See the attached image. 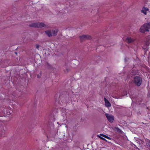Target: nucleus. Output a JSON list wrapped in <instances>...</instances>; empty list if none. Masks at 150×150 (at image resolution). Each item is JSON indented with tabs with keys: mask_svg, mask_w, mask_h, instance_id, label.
Instances as JSON below:
<instances>
[{
	"mask_svg": "<svg viewBox=\"0 0 150 150\" xmlns=\"http://www.w3.org/2000/svg\"><path fill=\"white\" fill-rule=\"evenodd\" d=\"M150 29V22L145 23L140 28L139 30L141 32L144 33L149 31Z\"/></svg>",
	"mask_w": 150,
	"mask_h": 150,
	"instance_id": "1",
	"label": "nucleus"
},
{
	"mask_svg": "<svg viewBox=\"0 0 150 150\" xmlns=\"http://www.w3.org/2000/svg\"><path fill=\"white\" fill-rule=\"evenodd\" d=\"M58 29L55 30H49L45 31L46 34L49 37L56 36L58 32Z\"/></svg>",
	"mask_w": 150,
	"mask_h": 150,
	"instance_id": "2",
	"label": "nucleus"
},
{
	"mask_svg": "<svg viewBox=\"0 0 150 150\" xmlns=\"http://www.w3.org/2000/svg\"><path fill=\"white\" fill-rule=\"evenodd\" d=\"M142 79L139 76H136L134 77L133 82L134 84L137 86H140L142 83Z\"/></svg>",
	"mask_w": 150,
	"mask_h": 150,
	"instance_id": "3",
	"label": "nucleus"
},
{
	"mask_svg": "<svg viewBox=\"0 0 150 150\" xmlns=\"http://www.w3.org/2000/svg\"><path fill=\"white\" fill-rule=\"evenodd\" d=\"M79 38L81 42L83 41V40L86 39H91V36L88 35H83L82 36H80Z\"/></svg>",
	"mask_w": 150,
	"mask_h": 150,
	"instance_id": "4",
	"label": "nucleus"
},
{
	"mask_svg": "<svg viewBox=\"0 0 150 150\" xmlns=\"http://www.w3.org/2000/svg\"><path fill=\"white\" fill-rule=\"evenodd\" d=\"M68 95H67V96H64V97H62V96H59V99H60L61 100H62V101L63 102H66V101L69 100V97L68 96Z\"/></svg>",
	"mask_w": 150,
	"mask_h": 150,
	"instance_id": "5",
	"label": "nucleus"
},
{
	"mask_svg": "<svg viewBox=\"0 0 150 150\" xmlns=\"http://www.w3.org/2000/svg\"><path fill=\"white\" fill-rule=\"evenodd\" d=\"M105 115L108 120L110 122H112L114 120L113 117L108 114H106Z\"/></svg>",
	"mask_w": 150,
	"mask_h": 150,
	"instance_id": "6",
	"label": "nucleus"
},
{
	"mask_svg": "<svg viewBox=\"0 0 150 150\" xmlns=\"http://www.w3.org/2000/svg\"><path fill=\"white\" fill-rule=\"evenodd\" d=\"M128 43H130L134 41V40L130 37H127L125 40Z\"/></svg>",
	"mask_w": 150,
	"mask_h": 150,
	"instance_id": "7",
	"label": "nucleus"
},
{
	"mask_svg": "<svg viewBox=\"0 0 150 150\" xmlns=\"http://www.w3.org/2000/svg\"><path fill=\"white\" fill-rule=\"evenodd\" d=\"M104 100L105 106L107 107L110 106L111 105V104L105 98H104Z\"/></svg>",
	"mask_w": 150,
	"mask_h": 150,
	"instance_id": "8",
	"label": "nucleus"
},
{
	"mask_svg": "<svg viewBox=\"0 0 150 150\" xmlns=\"http://www.w3.org/2000/svg\"><path fill=\"white\" fill-rule=\"evenodd\" d=\"M38 23H35L29 25V26L31 27L38 28Z\"/></svg>",
	"mask_w": 150,
	"mask_h": 150,
	"instance_id": "9",
	"label": "nucleus"
},
{
	"mask_svg": "<svg viewBox=\"0 0 150 150\" xmlns=\"http://www.w3.org/2000/svg\"><path fill=\"white\" fill-rule=\"evenodd\" d=\"M38 28H42V27H46V25H45V24L42 23L41 22V23H40L39 22H38Z\"/></svg>",
	"mask_w": 150,
	"mask_h": 150,
	"instance_id": "10",
	"label": "nucleus"
},
{
	"mask_svg": "<svg viewBox=\"0 0 150 150\" xmlns=\"http://www.w3.org/2000/svg\"><path fill=\"white\" fill-rule=\"evenodd\" d=\"M115 130L116 131L122 134L123 132L120 130L118 127H115Z\"/></svg>",
	"mask_w": 150,
	"mask_h": 150,
	"instance_id": "11",
	"label": "nucleus"
},
{
	"mask_svg": "<svg viewBox=\"0 0 150 150\" xmlns=\"http://www.w3.org/2000/svg\"><path fill=\"white\" fill-rule=\"evenodd\" d=\"M146 144L147 146H149L150 147V140L148 139H147Z\"/></svg>",
	"mask_w": 150,
	"mask_h": 150,
	"instance_id": "12",
	"label": "nucleus"
},
{
	"mask_svg": "<svg viewBox=\"0 0 150 150\" xmlns=\"http://www.w3.org/2000/svg\"><path fill=\"white\" fill-rule=\"evenodd\" d=\"M146 8L144 7L141 10V11L142 13H143L145 15L146 14Z\"/></svg>",
	"mask_w": 150,
	"mask_h": 150,
	"instance_id": "13",
	"label": "nucleus"
},
{
	"mask_svg": "<svg viewBox=\"0 0 150 150\" xmlns=\"http://www.w3.org/2000/svg\"><path fill=\"white\" fill-rule=\"evenodd\" d=\"M98 137L100 138L101 139H102V140H104V141H107V140L103 138V137L100 136H98Z\"/></svg>",
	"mask_w": 150,
	"mask_h": 150,
	"instance_id": "14",
	"label": "nucleus"
},
{
	"mask_svg": "<svg viewBox=\"0 0 150 150\" xmlns=\"http://www.w3.org/2000/svg\"><path fill=\"white\" fill-rule=\"evenodd\" d=\"M40 47V45L38 44H36V48L38 50V49Z\"/></svg>",
	"mask_w": 150,
	"mask_h": 150,
	"instance_id": "15",
	"label": "nucleus"
},
{
	"mask_svg": "<svg viewBox=\"0 0 150 150\" xmlns=\"http://www.w3.org/2000/svg\"><path fill=\"white\" fill-rule=\"evenodd\" d=\"M4 133H3V132H2L0 134V135H1V137L3 136H4Z\"/></svg>",
	"mask_w": 150,
	"mask_h": 150,
	"instance_id": "16",
	"label": "nucleus"
},
{
	"mask_svg": "<svg viewBox=\"0 0 150 150\" xmlns=\"http://www.w3.org/2000/svg\"><path fill=\"white\" fill-rule=\"evenodd\" d=\"M100 135L101 136H103V137H104L105 138L107 136L106 135H105L104 134H100Z\"/></svg>",
	"mask_w": 150,
	"mask_h": 150,
	"instance_id": "17",
	"label": "nucleus"
},
{
	"mask_svg": "<svg viewBox=\"0 0 150 150\" xmlns=\"http://www.w3.org/2000/svg\"><path fill=\"white\" fill-rule=\"evenodd\" d=\"M105 138L108 139H110V140L111 139V138L110 137H108V136H107Z\"/></svg>",
	"mask_w": 150,
	"mask_h": 150,
	"instance_id": "18",
	"label": "nucleus"
},
{
	"mask_svg": "<svg viewBox=\"0 0 150 150\" xmlns=\"http://www.w3.org/2000/svg\"><path fill=\"white\" fill-rule=\"evenodd\" d=\"M40 76L38 74L37 75V78H40Z\"/></svg>",
	"mask_w": 150,
	"mask_h": 150,
	"instance_id": "19",
	"label": "nucleus"
},
{
	"mask_svg": "<svg viewBox=\"0 0 150 150\" xmlns=\"http://www.w3.org/2000/svg\"><path fill=\"white\" fill-rule=\"evenodd\" d=\"M47 65L49 67L50 66V64L48 63H47Z\"/></svg>",
	"mask_w": 150,
	"mask_h": 150,
	"instance_id": "20",
	"label": "nucleus"
},
{
	"mask_svg": "<svg viewBox=\"0 0 150 150\" xmlns=\"http://www.w3.org/2000/svg\"><path fill=\"white\" fill-rule=\"evenodd\" d=\"M146 11H148L149 10V9L148 8H146Z\"/></svg>",
	"mask_w": 150,
	"mask_h": 150,
	"instance_id": "21",
	"label": "nucleus"
},
{
	"mask_svg": "<svg viewBox=\"0 0 150 150\" xmlns=\"http://www.w3.org/2000/svg\"><path fill=\"white\" fill-rule=\"evenodd\" d=\"M134 71H135L134 70H133L132 71V73H133L134 72Z\"/></svg>",
	"mask_w": 150,
	"mask_h": 150,
	"instance_id": "22",
	"label": "nucleus"
},
{
	"mask_svg": "<svg viewBox=\"0 0 150 150\" xmlns=\"http://www.w3.org/2000/svg\"><path fill=\"white\" fill-rule=\"evenodd\" d=\"M139 144H141V143H140V142L139 141Z\"/></svg>",
	"mask_w": 150,
	"mask_h": 150,
	"instance_id": "23",
	"label": "nucleus"
},
{
	"mask_svg": "<svg viewBox=\"0 0 150 150\" xmlns=\"http://www.w3.org/2000/svg\"><path fill=\"white\" fill-rule=\"evenodd\" d=\"M57 96H58V95H57V94H56V95H55V97Z\"/></svg>",
	"mask_w": 150,
	"mask_h": 150,
	"instance_id": "24",
	"label": "nucleus"
},
{
	"mask_svg": "<svg viewBox=\"0 0 150 150\" xmlns=\"http://www.w3.org/2000/svg\"><path fill=\"white\" fill-rule=\"evenodd\" d=\"M125 61H126V58H125Z\"/></svg>",
	"mask_w": 150,
	"mask_h": 150,
	"instance_id": "25",
	"label": "nucleus"
},
{
	"mask_svg": "<svg viewBox=\"0 0 150 150\" xmlns=\"http://www.w3.org/2000/svg\"><path fill=\"white\" fill-rule=\"evenodd\" d=\"M15 53L16 54H17V53L16 52H15Z\"/></svg>",
	"mask_w": 150,
	"mask_h": 150,
	"instance_id": "26",
	"label": "nucleus"
},
{
	"mask_svg": "<svg viewBox=\"0 0 150 150\" xmlns=\"http://www.w3.org/2000/svg\"><path fill=\"white\" fill-rule=\"evenodd\" d=\"M134 146H136L135 145H134Z\"/></svg>",
	"mask_w": 150,
	"mask_h": 150,
	"instance_id": "27",
	"label": "nucleus"
},
{
	"mask_svg": "<svg viewBox=\"0 0 150 150\" xmlns=\"http://www.w3.org/2000/svg\"><path fill=\"white\" fill-rule=\"evenodd\" d=\"M136 149H138V148H137V147H136Z\"/></svg>",
	"mask_w": 150,
	"mask_h": 150,
	"instance_id": "28",
	"label": "nucleus"
}]
</instances>
